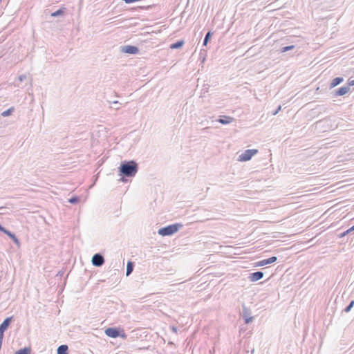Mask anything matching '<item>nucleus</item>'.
Masks as SVG:
<instances>
[{
  "instance_id": "37",
  "label": "nucleus",
  "mask_w": 354,
  "mask_h": 354,
  "mask_svg": "<svg viewBox=\"0 0 354 354\" xmlns=\"http://www.w3.org/2000/svg\"><path fill=\"white\" fill-rule=\"evenodd\" d=\"M254 348H252V351H251V353H254Z\"/></svg>"
},
{
  "instance_id": "29",
  "label": "nucleus",
  "mask_w": 354,
  "mask_h": 354,
  "mask_svg": "<svg viewBox=\"0 0 354 354\" xmlns=\"http://www.w3.org/2000/svg\"><path fill=\"white\" fill-rule=\"evenodd\" d=\"M4 331L0 330V341L3 342Z\"/></svg>"
},
{
  "instance_id": "22",
  "label": "nucleus",
  "mask_w": 354,
  "mask_h": 354,
  "mask_svg": "<svg viewBox=\"0 0 354 354\" xmlns=\"http://www.w3.org/2000/svg\"><path fill=\"white\" fill-rule=\"evenodd\" d=\"M354 306V300L350 301L349 304L343 310L344 313H349Z\"/></svg>"
},
{
  "instance_id": "11",
  "label": "nucleus",
  "mask_w": 354,
  "mask_h": 354,
  "mask_svg": "<svg viewBox=\"0 0 354 354\" xmlns=\"http://www.w3.org/2000/svg\"><path fill=\"white\" fill-rule=\"evenodd\" d=\"M12 320V317L6 318L3 320V322L0 324V330L5 332L10 325Z\"/></svg>"
},
{
  "instance_id": "19",
  "label": "nucleus",
  "mask_w": 354,
  "mask_h": 354,
  "mask_svg": "<svg viewBox=\"0 0 354 354\" xmlns=\"http://www.w3.org/2000/svg\"><path fill=\"white\" fill-rule=\"evenodd\" d=\"M30 349L29 348H24L16 351L15 354H30Z\"/></svg>"
},
{
  "instance_id": "35",
  "label": "nucleus",
  "mask_w": 354,
  "mask_h": 354,
  "mask_svg": "<svg viewBox=\"0 0 354 354\" xmlns=\"http://www.w3.org/2000/svg\"><path fill=\"white\" fill-rule=\"evenodd\" d=\"M209 127H205L202 129V131H206Z\"/></svg>"
},
{
  "instance_id": "12",
  "label": "nucleus",
  "mask_w": 354,
  "mask_h": 354,
  "mask_svg": "<svg viewBox=\"0 0 354 354\" xmlns=\"http://www.w3.org/2000/svg\"><path fill=\"white\" fill-rule=\"evenodd\" d=\"M254 318V317L251 316L250 310L245 308V324L252 322Z\"/></svg>"
},
{
  "instance_id": "27",
  "label": "nucleus",
  "mask_w": 354,
  "mask_h": 354,
  "mask_svg": "<svg viewBox=\"0 0 354 354\" xmlns=\"http://www.w3.org/2000/svg\"><path fill=\"white\" fill-rule=\"evenodd\" d=\"M347 232H348V230H346V231H344V232L341 233V234L339 235V236L340 238H342V237L345 236L346 235H347V234H349V233H347Z\"/></svg>"
},
{
  "instance_id": "10",
  "label": "nucleus",
  "mask_w": 354,
  "mask_h": 354,
  "mask_svg": "<svg viewBox=\"0 0 354 354\" xmlns=\"http://www.w3.org/2000/svg\"><path fill=\"white\" fill-rule=\"evenodd\" d=\"M1 232L6 234L7 236H8L17 246L20 245V242L14 233H12V232H10V230H7L5 227L4 230H3Z\"/></svg>"
},
{
  "instance_id": "5",
  "label": "nucleus",
  "mask_w": 354,
  "mask_h": 354,
  "mask_svg": "<svg viewBox=\"0 0 354 354\" xmlns=\"http://www.w3.org/2000/svg\"><path fill=\"white\" fill-rule=\"evenodd\" d=\"M105 262L104 257L100 253H95L91 259V263L94 266L101 267Z\"/></svg>"
},
{
  "instance_id": "20",
  "label": "nucleus",
  "mask_w": 354,
  "mask_h": 354,
  "mask_svg": "<svg viewBox=\"0 0 354 354\" xmlns=\"http://www.w3.org/2000/svg\"><path fill=\"white\" fill-rule=\"evenodd\" d=\"M13 111H14V108L11 107V108L3 111L1 113V115L3 117H8V116L10 115Z\"/></svg>"
},
{
  "instance_id": "21",
  "label": "nucleus",
  "mask_w": 354,
  "mask_h": 354,
  "mask_svg": "<svg viewBox=\"0 0 354 354\" xmlns=\"http://www.w3.org/2000/svg\"><path fill=\"white\" fill-rule=\"evenodd\" d=\"M64 8H60V9L57 10V11L53 12L51 14V16L54 17H59V16L62 15L64 14Z\"/></svg>"
},
{
  "instance_id": "14",
  "label": "nucleus",
  "mask_w": 354,
  "mask_h": 354,
  "mask_svg": "<svg viewBox=\"0 0 354 354\" xmlns=\"http://www.w3.org/2000/svg\"><path fill=\"white\" fill-rule=\"evenodd\" d=\"M232 120V118L228 116L222 115L220 116L219 119L217 120L218 122H220L222 124H227L230 123Z\"/></svg>"
},
{
  "instance_id": "26",
  "label": "nucleus",
  "mask_w": 354,
  "mask_h": 354,
  "mask_svg": "<svg viewBox=\"0 0 354 354\" xmlns=\"http://www.w3.org/2000/svg\"><path fill=\"white\" fill-rule=\"evenodd\" d=\"M237 160L240 162H243V153L239 156Z\"/></svg>"
},
{
  "instance_id": "1",
  "label": "nucleus",
  "mask_w": 354,
  "mask_h": 354,
  "mask_svg": "<svg viewBox=\"0 0 354 354\" xmlns=\"http://www.w3.org/2000/svg\"><path fill=\"white\" fill-rule=\"evenodd\" d=\"M138 171V165L135 160L122 161L119 167V176L121 180L124 182V178L133 177Z\"/></svg>"
},
{
  "instance_id": "24",
  "label": "nucleus",
  "mask_w": 354,
  "mask_h": 354,
  "mask_svg": "<svg viewBox=\"0 0 354 354\" xmlns=\"http://www.w3.org/2000/svg\"><path fill=\"white\" fill-rule=\"evenodd\" d=\"M80 201V197L78 196H73L68 199V202L71 204H76Z\"/></svg>"
},
{
  "instance_id": "9",
  "label": "nucleus",
  "mask_w": 354,
  "mask_h": 354,
  "mask_svg": "<svg viewBox=\"0 0 354 354\" xmlns=\"http://www.w3.org/2000/svg\"><path fill=\"white\" fill-rule=\"evenodd\" d=\"M350 90V87L348 86H342L334 91L333 96H342L346 94Z\"/></svg>"
},
{
  "instance_id": "31",
  "label": "nucleus",
  "mask_w": 354,
  "mask_h": 354,
  "mask_svg": "<svg viewBox=\"0 0 354 354\" xmlns=\"http://www.w3.org/2000/svg\"><path fill=\"white\" fill-rule=\"evenodd\" d=\"M354 231V225L352 226L351 227H350L349 229H348V232L347 233H351Z\"/></svg>"
},
{
  "instance_id": "17",
  "label": "nucleus",
  "mask_w": 354,
  "mask_h": 354,
  "mask_svg": "<svg viewBox=\"0 0 354 354\" xmlns=\"http://www.w3.org/2000/svg\"><path fill=\"white\" fill-rule=\"evenodd\" d=\"M133 268H134L133 263L131 261H128L127 265V270H126V275L127 276H129L132 273V272L133 270Z\"/></svg>"
},
{
  "instance_id": "16",
  "label": "nucleus",
  "mask_w": 354,
  "mask_h": 354,
  "mask_svg": "<svg viewBox=\"0 0 354 354\" xmlns=\"http://www.w3.org/2000/svg\"><path fill=\"white\" fill-rule=\"evenodd\" d=\"M184 44L183 40H178L175 43H173L170 46V48L171 49H178L180 48Z\"/></svg>"
},
{
  "instance_id": "30",
  "label": "nucleus",
  "mask_w": 354,
  "mask_h": 354,
  "mask_svg": "<svg viewBox=\"0 0 354 354\" xmlns=\"http://www.w3.org/2000/svg\"><path fill=\"white\" fill-rule=\"evenodd\" d=\"M113 104L115 106V109H119V106H118V104H119L118 101H114L113 102Z\"/></svg>"
},
{
  "instance_id": "8",
  "label": "nucleus",
  "mask_w": 354,
  "mask_h": 354,
  "mask_svg": "<svg viewBox=\"0 0 354 354\" xmlns=\"http://www.w3.org/2000/svg\"><path fill=\"white\" fill-rule=\"evenodd\" d=\"M258 153L259 150L256 149L245 150V162L250 160Z\"/></svg>"
},
{
  "instance_id": "4",
  "label": "nucleus",
  "mask_w": 354,
  "mask_h": 354,
  "mask_svg": "<svg viewBox=\"0 0 354 354\" xmlns=\"http://www.w3.org/2000/svg\"><path fill=\"white\" fill-rule=\"evenodd\" d=\"M264 277V273L262 271H256L254 272H249L247 275V279L250 282H256L262 279Z\"/></svg>"
},
{
  "instance_id": "7",
  "label": "nucleus",
  "mask_w": 354,
  "mask_h": 354,
  "mask_svg": "<svg viewBox=\"0 0 354 354\" xmlns=\"http://www.w3.org/2000/svg\"><path fill=\"white\" fill-rule=\"evenodd\" d=\"M104 333L108 337H112V338H116L120 336H122V337L125 336V335L124 333H123V335H120V330L116 328H112V327L107 328L105 330Z\"/></svg>"
},
{
  "instance_id": "2",
  "label": "nucleus",
  "mask_w": 354,
  "mask_h": 354,
  "mask_svg": "<svg viewBox=\"0 0 354 354\" xmlns=\"http://www.w3.org/2000/svg\"><path fill=\"white\" fill-rule=\"evenodd\" d=\"M183 225L180 223H174L159 229L158 234L162 236H171L177 232Z\"/></svg>"
},
{
  "instance_id": "23",
  "label": "nucleus",
  "mask_w": 354,
  "mask_h": 354,
  "mask_svg": "<svg viewBox=\"0 0 354 354\" xmlns=\"http://www.w3.org/2000/svg\"><path fill=\"white\" fill-rule=\"evenodd\" d=\"M295 48V45H290V46H284V47L281 48V52L285 53V52L289 51L290 50H292Z\"/></svg>"
},
{
  "instance_id": "13",
  "label": "nucleus",
  "mask_w": 354,
  "mask_h": 354,
  "mask_svg": "<svg viewBox=\"0 0 354 354\" xmlns=\"http://www.w3.org/2000/svg\"><path fill=\"white\" fill-rule=\"evenodd\" d=\"M344 81V78L342 77H335L330 84V88H334L341 84Z\"/></svg>"
},
{
  "instance_id": "6",
  "label": "nucleus",
  "mask_w": 354,
  "mask_h": 354,
  "mask_svg": "<svg viewBox=\"0 0 354 354\" xmlns=\"http://www.w3.org/2000/svg\"><path fill=\"white\" fill-rule=\"evenodd\" d=\"M277 257L273 256L268 259H263L261 261H259L258 262H255V263H252V267L256 268V267L264 266L274 263L275 261H277Z\"/></svg>"
},
{
  "instance_id": "25",
  "label": "nucleus",
  "mask_w": 354,
  "mask_h": 354,
  "mask_svg": "<svg viewBox=\"0 0 354 354\" xmlns=\"http://www.w3.org/2000/svg\"><path fill=\"white\" fill-rule=\"evenodd\" d=\"M18 79H19V80L20 82H23V81H24L26 79V75H21L19 76Z\"/></svg>"
},
{
  "instance_id": "28",
  "label": "nucleus",
  "mask_w": 354,
  "mask_h": 354,
  "mask_svg": "<svg viewBox=\"0 0 354 354\" xmlns=\"http://www.w3.org/2000/svg\"><path fill=\"white\" fill-rule=\"evenodd\" d=\"M281 106L279 105L277 109L274 111L273 115H277L279 111L281 110Z\"/></svg>"
},
{
  "instance_id": "18",
  "label": "nucleus",
  "mask_w": 354,
  "mask_h": 354,
  "mask_svg": "<svg viewBox=\"0 0 354 354\" xmlns=\"http://www.w3.org/2000/svg\"><path fill=\"white\" fill-rule=\"evenodd\" d=\"M212 36V32L211 31H208L207 32V34L205 35L204 40H203V46H207V43L211 39Z\"/></svg>"
},
{
  "instance_id": "3",
  "label": "nucleus",
  "mask_w": 354,
  "mask_h": 354,
  "mask_svg": "<svg viewBox=\"0 0 354 354\" xmlns=\"http://www.w3.org/2000/svg\"><path fill=\"white\" fill-rule=\"evenodd\" d=\"M120 51L129 55H136L139 53V48L137 46L131 45L121 46Z\"/></svg>"
},
{
  "instance_id": "33",
  "label": "nucleus",
  "mask_w": 354,
  "mask_h": 354,
  "mask_svg": "<svg viewBox=\"0 0 354 354\" xmlns=\"http://www.w3.org/2000/svg\"><path fill=\"white\" fill-rule=\"evenodd\" d=\"M172 330L174 331L175 333H176L177 331V328L174 326L172 327Z\"/></svg>"
},
{
  "instance_id": "32",
  "label": "nucleus",
  "mask_w": 354,
  "mask_h": 354,
  "mask_svg": "<svg viewBox=\"0 0 354 354\" xmlns=\"http://www.w3.org/2000/svg\"><path fill=\"white\" fill-rule=\"evenodd\" d=\"M348 86H354V80H350V81L348 82Z\"/></svg>"
},
{
  "instance_id": "36",
  "label": "nucleus",
  "mask_w": 354,
  "mask_h": 354,
  "mask_svg": "<svg viewBox=\"0 0 354 354\" xmlns=\"http://www.w3.org/2000/svg\"><path fill=\"white\" fill-rule=\"evenodd\" d=\"M248 252H250L248 250L245 249L244 253L246 254V253H248Z\"/></svg>"
},
{
  "instance_id": "15",
  "label": "nucleus",
  "mask_w": 354,
  "mask_h": 354,
  "mask_svg": "<svg viewBox=\"0 0 354 354\" xmlns=\"http://www.w3.org/2000/svg\"><path fill=\"white\" fill-rule=\"evenodd\" d=\"M68 346L63 344L60 345L57 350V354H68Z\"/></svg>"
},
{
  "instance_id": "34",
  "label": "nucleus",
  "mask_w": 354,
  "mask_h": 354,
  "mask_svg": "<svg viewBox=\"0 0 354 354\" xmlns=\"http://www.w3.org/2000/svg\"><path fill=\"white\" fill-rule=\"evenodd\" d=\"M3 230H4V227H3V226L0 224V231L1 232Z\"/></svg>"
}]
</instances>
